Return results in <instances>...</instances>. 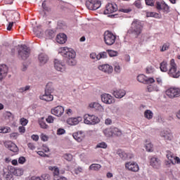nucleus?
Here are the masks:
<instances>
[{
  "instance_id": "f257e3e1",
  "label": "nucleus",
  "mask_w": 180,
  "mask_h": 180,
  "mask_svg": "<svg viewBox=\"0 0 180 180\" xmlns=\"http://www.w3.org/2000/svg\"><path fill=\"white\" fill-rule=\"evenodd\" d=\"M61 54L63 57H64L68 65H70V67L77 65V60H75L77 53L74 49L67 46L63 47L61 48Z\"/></svg>"
},
{
  "instance_id": "f03ea898",
  "label": "nucleus",
  "mask_w": 180,
  "mask_h": 180,
  "mask_svg": "<svg viewBox=\"0 0 180 180\" xmlns=\"http://www.w3.org/2000/svg\"><path fill=\"white\" fill-rule=\"evenodd\" d=\"M143 23L139 20H134L131 24L130 28L128 30L129 34H133L135 37H139L143 32Z\"/></svg>"
},
{
  "instance_id": "7ed1b4c3",
  "label": "nucleus",
  "mask_w": 180,
  "mask_h": 180,
  "mask_svg": "<svg viewBox=\"0 0 180 180\" xmlns=\"http://www.w3.org/2000/svg\"><path fill=\"white\" fill-rule=\"evenodd\" d=\"M84 123L88 124L89 126H95L98 124L101 120L95 115L85 114L83 117Z\"/></svg>"
},
{
  "instance_id": "20e7f679",
  "label": "nucleus",
  "mask_w": 180,
  "mask_h": 180,
  "mask_svg": "<svg viewBox=\"0 0 180 180\" xmlns=\"http://www.w3.org/2000/svg\"><path fill=\"white\" fill-rule=\"evenodd\" d=\"M167 74L172 78H179L180 77V72L176 69V63H175V60L174 59L170 60L169 70Z\"/></svg>"
},
{
  "instance_id": "39448f33",
  "label": "nucleus",
  "mask_w": 180,
  "mask_h": 180,
  "mask_svg": "<svg viewBox=\"0 0 180 180\" xmlns=\"http://www.w3.org/2000/svg\"><path fill=\"white\" fill-rule=\"evenodd\" d=\"M53 92L54 88L46 86L44 94L39 96V98L41 101H45L46 102H51L54 99V96L51 95Z\"/></svg>"
},
{
  "instance_id": "423d86ee",
  "label": "nucleus",
  "mask_w": 180,
  "mask_h": 180,
  "mask_svg": "<svg viewBox=\"0 0 180 180\" xmlns=\"http://www.w3.org/2000/svg\"><path fill=\"white\" fill-rule=\"evenodd\" d=\"M103 36L104 41L107 46H113V44H115V41H116V35L109 31H105Z\"/></svg>"
},
{
  "instance_id": "0eeeda50",
  "label": "nucleus",
  "mask_w": 180,
  "mask_h": 180,
  "mask_svg": "<svg viewBox=\"0 0 180 180\" xmlns=\"http://www.w3.org/2000/svg\"><path fill=\"white\" fill-rule=\"evenodd\" d=\"M18 56L22 60H27L30 56V49L26 45H21L18 49Z\"/></svg>"
},
{
  "instance_id": "6e6552de",
  "label": "nucleus",
  "mask_w": 180,
  "mask_h": 180,
  "mask_svg": "<svg viewBox=\"0 0 180 180\" xmlns=\"http://www.w3.org/2000/svg\"><path fill=\"white\" fill-rule=\"evenodd\" d=\"M166 95L171 99H174V98H179L180 89L176 87H171L166 90Z\"/></svg>"
},
{
  "instance_id": "1a4fd4ad",
  "label": "nucleus",
  "mask_w": 180,
  "mask_h": 180,
  "mask_svg": "<svg viewBox=\"0 0 180 180\" xmlns=\"http://www.w3.org/2000/svg\"><path fill=\"white\" fill-rule=\"evenodd\" d=\"M101 1L96 0H87L86 1V6L90 11H96V9H99L101 8Z\"/></svg>"
},
{
  "instance_id": "9d476101",
  "label": "nucleus",
  "mask_w": 180,
  "mask_h": 180,
  "mask_svg": "<svg viewBox=\"0 0 180 180\" xmlns=\"http://www.w3.org/2000/svg\"><path fill=\"white\" fill-rule=\"evenodd\" d=\"M125 169L131 172H139L140 167L136 162H127L125 163Z\"/></svg>"
},
{
  "instance_id": "9b49d317",
  "label": "nucleus",
  "mask_w": 180,
  "mask_h": 180,
  "mask_svg": "<svg viewBox=\"0 0 180 180\" xmlns=\"http://www.w3.org/2000/svg\"><path fill=\"white\" fill-rule=\"evenodd\" d=\"M137 80L139 82H141L142 84H154V82H155V79H154V78L147 77L144 75H138Z\"/></svg>"
},
{
  "instance_id": "f8f14e48",
  "label": "nucleus",
  "mask_w": 180,
  "mask_h": 180,
  "mask_svg": "<svg viewBox=\"0 0 180 180\" xmlns=\"http://www.w3.org/2000/svg\"><path fill=\"white\" fill-rule=\"evenodd\" d=\"M101 101L106 105H112V103H115V98L109 94L101 95Z\"/></svg>"
},
{
  "instance_id": "ddd939ff",
  "label": "nucleus",
  "mask_w": 180,
  "mask_h": 180,
  "mask_svg": "<svg viewBox=\"0 0 180 180\" xmlns=\"http://www.w3.org/2000/svg\"><path fill=\"white\" fill-rule=\"evenodd\" d=\"M117 154L124 161H126V160H131V158H134V155L132 153H127L124 152V150L120 149L117 151Z\"/></svg>"
},
{
  "instance_id": "4468645a",
  "label": "nucleus",
  "mask_w": 180,
  "mask_h": 180,
  "mask_svg": "<svg viewBox=\"0 0 180 180\" xmlns=\"http://www.w3.org/2000/svg\"><path fill=\"white\" fill-rule=\"evenodd\" d=\"M89 107H90L91 109H94L95 112L97 113H103V112H105V108L96 102L90 103Z\"/></svg>"
},
{
  "instance_id": "2eb2a0df",
  "label": "nucleus",
  "mask_w": 180,
  "mask_h": 180,
  "mask_svg": "<svg viewBox=\"0 0 180 180\" xmlns=\"http://www.w3.org/2000/svg\"><path fill=\"white\" fill-rule=\"evenodd\" d=\"M150 166L155 169H159L161 168V160L157 157H152L150 158Z\"/></svg>"
},
{
  "instance_id": "dca6fc26",
  "label": "nucleus",
  "mask_w": 180,
  "mask_h": 180,
  "mask_svg": "<svg viewBox=\"0 0 180 180\" xmlns=\"http://www.w3.org/2000/svg\"><path fill=\"white\" fill-rule=\"evenodd\" d=\"M156 9L163 11L165 13H169V6L165 2H156Z\"/></svg>"
},
{
  "instance_id": "f3484780",
  "label": "nucleus",
  "mask_w": 180,
  "mask_h": 180,
  "mask_svg": "<svg viewBox=\"0 0 180 180\" xmlns=\"http://www.w3.org/2000/svg\"><path fill=\"white\" fill-rule=\"evenodd\" d=\"M98 69L105 74H112L113 72V67L109 64L100 65L98 66Z\"/></svg>"
},
{
  "instance_id": "a211bd4d",
  "label": "nucleus",
  "mask_w": 180,
  "mask_h": 180,
  "mask_svg": "<svg viewBox=\"0 0 180 180\" xmlns=\"http://www.w3.org/2000/svg\"><path fill=\"white\" fill-rule=\"evenodd\" d=\"M117 11V5L113 4H108L105 10L104 11V15H110V13H115Z\"/></svg>"
},
{
  "instance_id": "6ab92c4d",
  "label": "nucleus",
  "mask_w": 180,
  "mask_h": 180,
  "mask_svg": "<svg viewBox=\"0 0 180 180\" xmlns=\"http://www.w3.org/2000/svg\"><path fill=\"white\" fill-rule=\"evenodd\" d=\"M54 67L57 71H60V72L65 71V64L58 59H55Z\"/></svg>"
},
{
  "instance_id": "aec40b11",
  "label": "nucleus",
  "mask_w": 180,
  "mask_h": 180,
  "mask_svg": "<svg viewBox=\"0 0 180 180\" xmlns=\"http://www.w3.org/2000/svg\"><path fill=\"white\" fill-rule=\"evenodd\" d=\"M51 112L52 115H54L55 116H63V115L64 114V107L61 105H58L54 108L51 109Z\"/></svg>"
},
{
  "instance_id": "412c9836",
  "label": "nucleus",
  "mask_w": 180,
  "mask_h": 180,
  "mask_svg": "<svg viewBox=\"0 0 180 180\" xmlns=\"http://www.w3.org/2000/svg\"><path fill=\"white\" fill-rule=\"evenodd\" d=\"M4 146L6 148H8L10 151H12L13 153H18V151H19V148H18V146H16V144L12 141H6L4 143Z\"/></svg>"
},
{
  "instance_id": "4be33fe9",
  "label": "nucleus",
  "mask_w": 180,
  "mask_h": 180,
  "mask_svg": "<svg viewBox=\"0 0 180 180\" xmlns=\"http://www.w3.org/2000/svg\"><path fill=\"white\" fill-rule=\"evenodd\" d=\"M112 95L117 99H122L126 96V91L124 89H118L112 91Z\"/></svg>"
},
{
  "instance_id": "5701e85b",
  "label": "nucleus",
  "mask_w": 180,
  "mask_h": 180,
  "mask_svg": "<svg viewBox=\"0 0 180 180\" xmlns=\"http://www.w3.org/2000/svg\"><path fill=\"white\" fill-rule=\"evenodd\" d=\"M8 66L6 65H0V81H2L6 75H8Z\"/></svg>"
},
{
  "instance_id": "b1692460",
  "label": "nucleus",
  "mask_w": 180,
  "mask_h": 180,
  "mask_svg": "<svg viewBox=\"0 0 180 180\" xmlns=\"http://www.w3.org/2000/svg\"><path fill=\"white\" fill-rule=\"evenodd\" d=\"M79 122H82V117H72V118L68 119L67 120L68 124H70V126H75L78 124Z\"/></svg>"
},
{
  "instance_id": "393cba45",
  "label": "nucleus",
  "mask_w": 180,
  "mask_h": 180,
  "mask_svg": "<svg viewBox=\"0 0 180 180\" xmlns=\"http://www.w3.org/2000/svg\"><path fill=\"white\" fill-rule=\"evenodd\" d=\"M56 41L59 43V44H64L65 41H67V35L64 33H61L57 35Z\"/></svg>"
},
{
  "instance_id": "a878e982",
  "label": "nucleus",
  "mask_w": 180,
  "mask_h": 180,
  "mask_svg": "<svg viewBox=\"0 0 180 180\" xmlns=\"http://www.w3.org/2000/svg\"><path fill=\"white\" fill-rule=\"evenodd\" d=\"M72 136L75 140L78 141V143H81V141L84 140V133L81 131L73 133Z\"/></svg>"
},
{
  "instance_id": "bb28decb",
  "label": "nucleus",
  "mask_w": 180,
  "mask_h": 180,
  "mask_svg": "<svg viewBox=\"0 0 180 180\" xmlns=\"http://www.w3.org/2000/svg\"><path fill=\"white\" fill-rule=\"evenodd\" d=\"M161 137H164L165 140H172V134L170 131L164 130L160 133Z\"/></svg>"
},
{
  "instance_id": "cd10ccee",
  "label": "nucleus",
  "mask_w": 180,
  "mask_h": 180,
  "mask_svg": "<svg viewBox=\"0 0 180 180\" xmlns=\"http://www.w3.org/2000/svg\"><path fill=\"white\" fill-rule=\"evenodd\" d=\"M38 59L41 64L44 65L49 61V56L44 53H41L39 55Z\"/></svg>"
},
{
  "instance_id": "c85d7f7f",
  "label": "nucleus",
  "mask_w": 180,
  "mask_h": 180,
  "mask_svg": "<svg viewBox=\"0 0 180 180\" xmlns=\"http://www.w3.org/2000/svg\"><path fill=\"white\" fill-rule=\"evenodd\" d=\"M160 68L162 72H167L168 71V63L165 61L162 62Z\"/></svg>"
},
{
  "instance_id": "c756f323",
  "label": "nucleus",
  "mask_w": 180,
  "mask_h": 180,
  "mask_svg": "<svg viewBox=\"0 0 180 180\" xmlns=\"http://www.w3.org/2000/svg\"><path fill=\"white\" fill-rule=\"evenodd\" d=\"M113 128H107L103 131V134L106 137H112Z\"/></svg>"
},
{
  "instance_id": "7c9ffc66",
  "label": "nucleus",
  "mask_w": 180,
  "mask_h": 180,
  "mask_svg": "<svg viewBox=\"0 0 180 180\" xmlns=\"http://www.w3.org/2000/svg\"><path fill=\"white\" fill-rule=\"evenodd\" d=\"M119 12H122L123 13H130V12H131V8H127L126 6H121L119 8Z\"/></svg>"
},
{
  "instance_id": "2f4dec72",
  "label": "nucleus",
  "mask_w": 180,
  "mask_h": 180,
  "mask_svg": "<svg viewBox=\"0 0 180 180\" xmlns=\"http://www.w3.org/2000/svg\"><path fill=\"white\" fill-rule=\"evenodd\" d=\"M171 46V44L169 42H166L163 44L162 46L160 47V51L163 53L164 51H167L169 50V47Z\"/></svg>"
},
{
  "instance_id": "473e14b6",
  "label": "nucleus",
  "mask_w": 180,
  "mask_h": 180,
  "mask_svg": "<svg viewBox=\"0 0 180 180\" xmlns=\"http://www.w3.org/2000/svg\"><path fill=\"white\" fill-rule=\"evenodd\" d=\"M101 168H102V165L100 164L94 163L89 166V169L91 171H99Z\"/></svg>"
},
{
  "instance_id": "72a5a7b5",
  "label": "nucleus",
  "mask_w": 180,
  "mask_h": 180,
  "mask_svg": "<svg viewBox=\"0 0 180 180\" xmlns=\"http://www.w3.org/2000/svg\"><path fill=\"white\" fill-rule=\"evenodd\" d=\"M153 115L154 114L153 113V111H151L150 110H146L144 112V117H146V119H148V120H150Z\"/></svg>"
},
{
  "instance_id": "f704fd0d",
  "label": "nucleus",
  "mask_w": 180,
  "mask_h": 180,
  "mask_svg": "<svg viewBox=\"0 0 180 180\" xmlns=\"http://www.w3.org/2000/svg\"><path fill=\"white\" fill-rule=\"evenodd\" d=\"M33 32L38 37H40V36L41 35V28H40V27L39 26L34 27Z\"/></svg>"
},
{
  "instance_id": "c9c22d12",
  "label": "nucleus",
  "mask_w": 180,
  "mask_h": 180,
  "mask_svg": "<svg viewBox=\"0 0 180 180\" xmlns=\"http://www.w3.org/2000/svg\"><path fill=\"white\" fill-rule=\"evenodd\" d=\"M13 174L15 175V176H22V175H23V169L20 168L15 169Z\"/></svg>"
},
{
  "instance_id": "e433bc0d",
  "label": "nucleus",
  "mask_w": 180,
  "mask_h": 180,
  "mask_svg": "<svg viewBox=\"0 0 180 180\" xmlns=\"http://www.w3.org/2000/svg\"><path fill=\"white\" fill-rule=\"evenodd\" d=\"M174 157H175V155H174V153L171 151L169 150L167 152V158L169 159L172 164H174Z\"/></svg>"
},
{
  "instance_id": "4c0bfd02",
  "label": "nucleus",
  "mask_w": 180,
  "mask_h": 180,
  "mask_svg": "<svg viewBox=\"0 0 180 180\" xmlns=\"http://www.w3.org/2000/svg\"><path fill=\"white\" fill-rule=\"evenodd\" d=\"M49 169L51 171H53V175L55 176H58V175H60V169L58 167H49Z\"/></svg>"
},
{
  "instance_id": "58836bf2",
  "label": "nucleus",
  "mask_w": 180,
  "mask_h": 180,
  "mask_svg": "<svg viewBox=\"0 0 180 180\" xmlns=\"http://www.w3.org/2000/svg\"><path fill=\"white\" fill-rule=\"evenodd\" d=\"M112 136H122V131L118 128H112Z\"/></svg>"
},
{
  "instance_id": "ea45409f",
  "label": "nucleus",
  "mask_w": 180,
  "mask_h": 180,
  "mask_svg": "<svg viewBox=\"0 0 180 180\" xmlns=\"http://www.w3.org/2000/svg\"><path fill=\"white\" fill-rule=\"evenodd\" d=\"M96 148H108V144L105 142H101L96 145Z\"/></svg>"
},
{
  "instance_id": "a19ab883",
  "label": "nucleus",
  "mask_w": 180,
  "mask_h": 180,
  "mask_svg": "<svg viewBox=\"0 0 180 180\" xmlns=\"http://www.w3.org/2000/svg\"><path fill=\"white\" fill-rule=\"evenodd\" d=\"M108 54L110 57H116L117 56V51L113 50H108Z\"/></svg>"
},
{
  "instance_id": "79ce46f5",
  "label": "nucleus",
  "mask_w": 180,
  "mask_h": 180,
  "mask_svg": "<svg viewBox=\"0 0 180 180\" xmlns=\"http://www.w3.org/2000/svg\"><path fill=\"white\" fill-rule=\"evenodd\" d=\"M108 57V53L106 52H101L98 54V60H101V58H106Z\"/></svg>"
},
{
  "instance_id": "37998d69",
  "label": "nucleus",
  "mask_w": 180,
  "mask_h": 180,
  "mask_svg": "<svg viewBox=\"0 0 180 180\" xmlns=\"http://www.w3.org/2000/svg\"><path fill=\"white\" fill-rule=\"evenodd\" d=\"M146 151H148L149 153H151V151H153V145L149 141H148L146 145Z\"/></svg>"
},
{
  "instance_id": "c03bdc74",
  "label": "nucleus",
  "mask_w": 180,
  "mask_h": 180,
  "mask_svg": "<svg viewBox=\"0 0 180 180\" xmlns=\"http://www.w3.org/2000/svg\"><path fill=\"white\" fill-rule=\"evenodd\" d=\"M147 18H157L158 16V13L155 12H148L146 13Z\"/></svg>"
},
{
  "instance_id": "a18cd8bd",
  "label": "nucleus",
  "mask_w": 180,
  "mask_h": 180,
  "mask_svg": "<svg viewBox=\"0 0 180 180\" xmlns=\"http://www.w3.org/2000/svg\"><path fill=\"white\" fill-rule=\"evenodd\" d=\"M65 160H66L67 161H72V155H71L70 153H65L63 155Z\"/></svg>"
},
{
  "instance_id": "49530a36",
  "label": "nucleus",
  "mask_w": 180,
  "mask_h": 180,
  "mask_svg": "<svg viewBox=\"0 0 180 180\" xmlns=\"http://www.w3.org/2000/svg\"><path fill=\"white\" fill-rule=\"evenodd\" d=\"M41 180H50L51 177L50 176V174H44L41 176Z\"/></svg>"
},
{
  "instance_id": "de8ad7c7",
  "label": "nucleus",
  "mask_w": 180,
  "mask_h": 180,
  "mask_svg": "<svg viewBox=\"0 0 180 180\" xmlns=\"http://www.w3.org/2000/svg\"><path fill=\"white\" fill-rule=\"evenodd\" d=\"M39 125L41 129H49V125H47V124L44 121H39Z\"/></svg>"
},
{
  "instance_id": "09e8293b",
  "label": "nucleus",
  "mask_w": 180,
  "mask_h": 180,
  "mask_svg": "<svg viewBox=\"0 0 180 180\" xmlns=\"http://www.w3.org/2000/svg\"><path fill=\"white\" fill-rule=\"evenodd\" d=\"M134 5L138 9L141 8V1L140 0H136L134 3Z\"/></svg>"
},
{
  "instance_id": "8fccbe9b",
  "label": "nucleus",
  "mask_w": 180,
  "mask_h": 180,
  "mask_svg": "<svg viewBox=\"0 0 180 180\" xmlns=\"http://www.w3.org/2000/svg\"><path fill=\"white\" fill-rule=\"evenodd\" d=\"M57 134H58V136H61L63 134H65V129H64L63 128H59L57 130Z\"/></svg>"
},
{
  "instance_id": "3c124183",
  "label": "nucleus",
  "mask_w": 180,
  "mask_h": 180,
  "mask_svg": "<svg viewBox=\"0 0 180 180\" xmlns=\"http://www.w3.org/2000/svg\"><path fill=\"white\" fill-rule=\"evenodd\" d=\"M155 69L152 66H149L146 68V72L147 74H153L154 72Z\"/></svg>"
},
{
  "instance_id": "603ef678",
  "label": "nucleus",
  "mask_w": 180,
  "mask_h": 180,
  "mask_svg": "<svg viewBox=\"0 0 180 180\" xmlns=\"http://www.w3.org/2000/svg\"><path fill=\"white\" fill-rule=\"evenodd\" d=\"M83 169L82 167H77L76 169H75L74 172L75 174H76V175H79V174H81V172H82Z\"/></svg>"
},
{
  "instance_id": "864d4df0",
  "label": "nucleus",
  "mask_w": 180,
  "mask_h": 180,
  "mask_svg": "<svg viewBox=\"0 0 180 180\" xmlns=\"http://www.w3.org/2000/svg\"><path fill=\"white\" fill-rule=\"evenodd\" d=\"M11 131V128H0V133H9Z\"/></svg>"
},
{
  "instance_id": "5fc2aeb1",
  "label": "nucleus",
  "mask_w": 180,
  "mask_h": 180,
  "mask_svg": "<svg viewBox=\"0 0 180 180\" xmlns=\"http://www.w3.org/2000/svg\"><path fill=\"white\" fill-rule=\"evenodd\" d=\"M40 137L42 141H47L49 140V136L44 134H41Z\"/></svg>"
},
{
  "instance_id": "6e6d98bb",
  "label": "nucleus",
  "mask_w": 180,
  "mask_h": 180,
  "mask_svg": "<svg viewBox=\"0 0 180 180\" xmlns=\"http://www.w3.org/2000/svg\"><path fill=\"white\" fill-rule=\"evenodd\" d=\"M46 122H47V123H53V122H54V117L49 115L46 118Z\"/></svg>"
},
{
  "instance_id": "4d7b16f0",
  "label": "nucleus",
  "mask_w": 180,
  "mask_h": 180,
  "mask_svg": "<svg viewBox=\"0 0 180 180\" xmlns=\"http://www.w3.org/2000/svg\"><path fill=\"white\" fill-rule=\"evenodd\" d=\"M18 162L19 164H24L25 162H26V158L23 156L20 157L18 159Z\"/></svg>"
},
{
  "instance_id": "13d9d810",
  "label": "nucleus",
  "mask_w": 180,
  "mask_h": 180,
  "mask_svg": "<svg viewBox=\"0 0 180 180\" xmlns=\"http://www.w3.org/2000/svg\"><path fill=\"white\" fill-rule=\"evenodd\" d=\"M173 162H174L173 165L174 164H180V159H179V158L176 157V156H174L173 158Z\"/></svg>"
},
{
  "instance_id": "bf43d9fd",
  "label": "nucleus",
  "mask_w": 180,
  "mask_h": 180,
  "mask_svg": "<svg viewBox=\"0 0 180 180\" xmlns=\"http://www.w3.org/2000/svg\"><path fill=\"white\" fill-rule=\"evenodd\" d=\"M146 5L149 6H154V1L153 0H145Z\"/></svg>"
},
{
  "instance_id": "052dcab7",
  "label": "nucleus",
  "mask_w": 180,
  "mask_h": 180,
  "mask_svg": "<svg viewBox=\"0 0 180 180\" xmlns=\"http://www.w3.org/2000/svg\"><path fill=\"white\" fill-rule=\"evenodd\" d=\"M114 70L115 72H117L118 74L120 73V65H119V64H115Z\"/></svg>"
},
{
  "instance_id": "680f3d73",
  "label": "nucleus",
  "mask_w": 180,
  "mask_h": 180,
  "mask_svg": "<svg viewBox=\"0 0 180 180\" xmlns=\"http://www.w3.org/2000/svg\"><path fill=\"white\" fill-rule=\"evenodd\" d=\"M90 58H92V60H98V55L95 53H92L90 54Z\"/></svg>"
},
{
  "instance_id": "e2e57ef3",
  "label": "nucleus",
  "mask_w": 180,
  "mask_h": 180,
  "mask_svg": "<svg viewBox=\"0 0 180 180\" xmlns=\"http://www.w3.org/2000/svg\"><path fill=\"white\" fill-rule=\"evenodd\" d=\"M20 123H21L22 126H26V124H27V123H28V121H27V120H26L25 118H22L20 120Z\"/></svg>"
},
{
  "instance_id": "0e129e2a",
  "label": "nucleus",
  "mask_w": 180,
  "mask_h": 180,
  "mask_svg": "<svg viewBox=\"0 0 180 180\" xmlns=\"http://www.w3.org/2000/svg\"><path fill=\"white\" fill-rule=\"evenodd\" d=\"M10 137L13 140H16V139H18V133H12V134H10Z\"/></svg>"
},
{
  "instance_id": "69168bd1",
  "label": "nucleus",
  "mask_w": 180,
  "mask_h": 180,
  "mask_svg": "<svg viewBox=\"0 0 180 180\" xmlns=\"http://www.w3.org/2000/svg\"><path fill=\"white\" fill-rule=\"evenodd\" d=\"M18 131H19L20 133L23 134V133H25V132L26 131V129H25V127H23V126L19 127H18Z\"/></svg>"
},
{
  "instance_id": "338daca9",
  "label": "nucleus",
  "mask_w": 180,
  "mask_h": 180,
  "mask_svg": "<svg viewBox=\"0 0 180 180\" xmlns=\"http://www.w3.org/2000/svg\"><path fill=\"white\" fill-rule=\"evenodd\" d=\"M146 91L148 92H153L154 91L153 89V84H150L147 86Z\"/></svg>"
},
{
  "instance_id": "774afa93",
  "label": "nucleus",
  "mask_w": 180,
  "mask_h": 180,
  "mask_svg": "<svg viewBox=\"0 0 180 180\" xmlns=\"http://www.w3.org/2000/svg\"><path fill=\"white\" fill-rule=\"evenodd\" d=\"M156 82L158 84V85H162V79L161 77H157Z\"/></svg>"
}]
</instances>
